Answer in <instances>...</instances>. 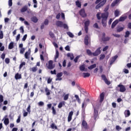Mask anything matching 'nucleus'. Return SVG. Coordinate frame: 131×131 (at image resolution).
<instances>
[{"mask_svg":"<svg viewBox=\"0 0 131 131\" xmlns=\"http://www.w3.org/2000/svg\"><path fill=\"white\" fill-rule=\"evenodd\" d=\"M80 71H85V67L84 65H81L79 67Z\"/></svg>","mask_w":131,"mask_h":131,"instance_id":"35","label":"nucleus"},{"mask_svg":"<svg viewBox=\"0 0 131 131\" xmlns=\"http://www.w3.org/2000/svg\"><path fill=\"white\" fill-rule=\"evenodd\" d=\"M0 51L4 52L5 51V46H3V43L0 42Z\"/></svg>","mask_w":131,"mask_h":131,"instance_id":"36","label":"nucleus"},{"mask_svg":"<svg viewBox=\"0 0 131 131\" xmlns=\"http://www.w3.org/2000/svg\"><path fill=\"white\" fill-rule=\"evenodd\" d=\"M26 38H27V34H25L23 38H22V40L23 41H25L26 40Z\"/></svg>","mask_w":131,"mask_h":131,"instance_id":"60","label":"nucleus"},{"mask_svg":"<svg viewBox=\"0 0 131 131\" xmlns=\"http://www.w3.org/2000/svg\"><path fill=\"white\" fill-rule=\"evenodd\" d=\"M31 20L32 22H34V23H37L38 21V18H37L36 16H33L31 18Z\"/></svg>","mask_w":131,"mask_h":131,"instance_id":"18","label":"nucleus"},{"mask_svg":"<svg viewBox=\"0 0 131 131\" xmlns=\"http://www.w3.org/2000/svg\"><path fill=\"white\" fill-rule=\"evenodd\" d=\"M97 67V65L96 64H93L90 66V67H88V69L90 70H92V69H94V68H96Z\"/></svg>","mask_w":131,"mask_h":131,"instance_id":"32","label":"nucleus"},{"mask_svg":"<svg viewBox=\"0 0 131 131\" xmlns=\"http://www.w3.org/2000/svg\"><path fill=\"white\" fill-rule=\"evenodd\" d=\"M4 102V96L2 95H0V103Z\"/></svg>","mask_w":131,"mask_h":131,"instance_id":"59","label":"nucleus"},{"mask_svg":"<svg viewBox=\"0 0 131 131\" xmlns=\"http://www.w3.org/2000/svg\"><path fill=\"white\" fill-rule=\"evenodd\" d=\"M85 114V109L83 108V109H82V116L83 117H85L84 116V115Z\"/></svg>","mask_w":131,"mask_h":131,"instance_id":"58","label":"nucleus"},{"mask_svg":"<svg viewBox=\"0 0 131 131\" xmlns=\"http://www.w3.org/2000/svg\"><path fill=\"white\" fill-rule=\"evenodd\" d=\"M107 3V0H96L95 2V4L97 5L95 7V9L98 10L100 8H102L105 4Z\"/></svg>","mask_w":131,"mask_h":131,"instance_id":"2","label":"nucleus"},{"mask_svg":"<svg viewBox=\"0 0 131 131\" xmlns=\"http://www.w3.org/2000/svg\"><path fill=\"white\" fill-rule=\"evenodd\" d=\"M58 58H59V51H58V50H56V55L55 56V60L56 59H58Z\"/></svg>","mask_w":131,"mask_h":131,"instance_id":"50","label":"nucleus"},{"mask_svg":"<svg viewBox=\"0 0 131 131\" xmlns=\"http://www.w3.org/2000/svg\"><path fill=\"white\" fill-rule=\"evenodd\" d=\"M63 106H65V101H61L59 102L58 105V108H59V109H60V108L63 107Z\"/></svg>","mask_w":131,"mask_h":131,"instance_id":"24","label":"nucleus"},{"mask_svg":"<svg viewBox=\"0 0 131 131\" xmlns=\"http://www.w3.org/2000/svg\"><path fill=\"white\" fill-rule=\"evenodd\" d=\"M67 56L70 57L71 60H73V59H74V55H73V54L69 53L67 54Z\"/></svg>","mask_w":131,"mask_h":131,"instance_id":"31","label":"nucleus"},{"mask_svg":"<svg viewBox=\"0 0 131 131\" xmlns=\"http://www.w3.org/2000/svg\"><path fill=\"white\" fill-rule=\"evenodd\" d=\"M75 97L76 98L78 103H80V99L79 98V97L78 96V95H75Z\"/></svg>","mask_w":131,"mask_h":131,"instance_id":"45","label":"nucleus"},{"mask_svg":"<svg viewBox=\"0 0 131 131\" xmlns=\"http://www.w3.org/2000/svg\"><path fill=\"white\" fill-rule=\"evenodd\" d=\"M84 42L85 46H89V35H86L84 39Z\"/></svg>","mask_w":131,"mask_h":131,"instance_id":"17","label":"nucleus"},{"mask_svg":"<svg viewBox=\"0 0 131 131\" xmlns=\"http://www.w3.org/2000/svg\"><path fill=\"white\" fill-rule=\"evenodd\" d=\"M67 34L68 35H69V36H70V37H71L72 38H73V37H74V35H73V34H72V33H71L70 32H67Z\"/></svg>","mask_w":131,"mask_h":131,"instance_id":"39","label":"nucleus"},{"mask_svg":"<svg viewBox=\"0 0 131 131\" xmlns=\"http://www.w3.org/2000/svg\"><path fill=\"white\" fill-rule=\"evenodd\" d=\"M108 10H109V7L107 6L104 10V11L105 12L101 14V23L103 27H106V26H107V19L109 16V13L107 12Z\"/></svg>","mask_w":131,"mask_h":131,"instance_id":"1","label":"nucleus"},{"mask_svg":"<svg viewBox=\"0 0 131 131\" xmlns=\"http://www.w3.org/2000/svg\"><path fill=\"white\" fill-rule=\"evenodd\" d=\"M103 59H105V55L101 54L100 57H99V60H103Z\"/></svg>","mask_w":131,"mask_h":131,"instance_id":"56","label":"nucleus"},{"mask_svg":"<svg viewBox=\"0 0 131 131\" xmlns=\"http://www.w3.org/2000/svg\"><path fill=\"white\" fill-rule=\"evenodd\" d=\"M33 2L34 3V8H37V1L36 0H33Z\"/></svg>","mask_w":131,"mask_h":131,"instance_id":"51","label":"nucleus"},{"mask_svg":"<svg viewBox=\"0 0 131 131\" xmlns=\"http://www.w3.org/2000/svg\"><path fill=\"white\" fill-rule=\"evenodd\" d=\"M14 48V42H11L9 43L8 46L9 50H12Z\"/></svg>","mask_w":131,"mask_h":131,"instance_id":"29","label":"nucleus"},{"mask_svg":"<svg viewBox=\"0 0 131 131\" xmlns=\"http://www.w3.org/2000/svg\"><path fill=\"white\" fill-rule=\"evenodd\" d=\"M123 72H124V73H125V74H128V73H129V71H128L126 69H123Z\"/></svg>","mask_w":131,"mask_h":131,"instance_id":"61","label":"nucleus"},{"mask_svg":"<svg viewBox=\"0 0 131 131\" xmlns=\"http://www.w3.org/2000/svg\"><path fill=\"white\" fill-rule=\"evenodd\" d=\"M65 50H66V51H68V52H70V47L69 46V45H67L65 47Z\"/></svg>","mask_w":131,"mask_h":131,"instance_id":"55","label":"nucleus"},{"mask_svg":"<svg viewBox=\"0 0 131 131\" xmlns=\"http://www.w3.org/2000/svg\"><path fill=\"white\" fill-rule=\"evenodd\" d=\"M73 111H71L69 114V116L68 117V122H70V121H71V120H72V116H73Z\"/></svg>","mask_w":131,"mask_h":131,"instance_id":"12","label":"nucleus"},{"mask_svg":"<svg viewBox=\"0 0 131 131\" xmlns=\"http://www.w3.org/2000/svg\"><path fill=\"white\" fill-rule=\"evenodd\" d=\"M29 52H26L25 54V57L26 59H28L29 58V56L31 53V51H30V49H29Z\"/></svg>","mask_w":131,"mask_h":131,"instance_id":"20","label":"nucleus"},{"mask_svg":"<svg viewBox=\"0 0 131 131\" xmlns=\"http://www.w3.org/2000/svg\"><path fill=\"white\" fill-rule=\"evenodd\" d=\"M123 29H124V28H123V27L118 28L117 29V32H121V31H123Z\"/></svg>","mask_w":131,"mask_h":131,"instance_id":"41","label":"nucleus"},{"mask_svg":"<svg viewBox=\"0 0 131 131\" xmlns=\"http://www.w3.org/2000/svg\"><path fill=\"white\" fill-rule=\"evenodd\" d=\"M4 124H5V125H8V124H9V123H10V121H9V118H5L4 119Z\"/></svg>","mask_w":131,"mask_h":131,"instance_id":"34","label":"nucleus"},{"mask_svg":"<svg viewBox=\"0 0 131 131\" xmlns=\"http://www.w3.org/2000/svg\"><path fill=\"white\" fill-rule=\"evenodd\" d=\"M79 58H80V56H77L75 58H74V61L75 62V63H77V61H78V59H79Z\"/></svg>","mask_w":131,"mask_h":131,"instance_id":"52","label":"nucleus"},{"mask_svg":"<svg viewBox=\"0 0 131 131\" xmlns=\"http://www.w3.org/2000/svg\"><path fill=\"white\" fill-rule=\"evenodd\" d=\"M124 114L125 115V117H128L130 116V111L128 110H125L124 112Z\"/></svg>","mask_w":131,"mask_h":131,"instance_id":"16","label":"nucleus"},{"mask_svg":"<svg viewBox=\"0 0 131 131\" xmlns=\"http://www.w3.org/2000/svg\"><path fill=\"white\" fill-rule=\"evenodd\" d=\"M104 99H105V92H102L99 95V102L103 103Z\"/></svg>","mask_w":131,"mask_h":131,"instance_id":"5","label":"nucleus"},{"mask_svg":"<svg viewBox=\"0 0 131 131\" xmlns=\"http://www.w3.org/2000/svg\"><path fill=\"white\" fill-rule=\"evenodd\" d=\"M120 12H119V10L117 9L115 11V17H118V16H119V14H120Z\"/></svg>","mask_w":131,"mask_h":131,"instance_id":"33","label":"nucleus"},{"mask_svg":"<svg viewBox=\"0 0 131 131\" xmlns=\"http://www.w3.org/2000/svg\"><path fill=\"white\" fill-rule=\"evenodd\" d=\"M5 62L6 63V64H9V63H10V58H6L5 59Z\"/></svg>","mask_w":131,"mask_h":131,"instance_id":"63","label":"nucleus"},{"mask_svg":"<svg viewBox=\"0 0 131 131\" xmlns=\"http://www.w3.org/2000/svg\"><path fill=\"white\" fill-rule=\"evenodd\" d=\"M22 78V75L21 74H19V73H16L15 75V79L16 80H18V79H21Z\"/></svg>","mask_w":131,"mask_h":131,"instance_id":"19","label":"nucleus"},{"mask_svg":"<svg viewBox=\"0 0 131 131\" xmlns=\"http://www.w3.org/2000/svg\"><path fill=\"white\" fill-rule=\"evenodd\" d=\"M30 71H32V72H36L37 71V67H34L30 69Z\"/></svg>","mask_w":131,"mask_h":131,"instance_id":"30","label":"nucleus"},{"mask_svg":"<svg viewBox=\"0 0 131 131\" xmlns=\"http://www.w3.org/2000/svg\"><path fill=\"white\" fill-rule=\"evenodd\" d=\"M8 6L9 7H12L13 6V0L8 1Z\"/></svg>","mask_w":131,"mask_h":131,"instance_id":"47","label":"nucleus"},{"mask_svg":"<svg viewBox=\"0 0 131 131\" xmlns=\"http://www.w3.org/2000/svg\"><path fill=\"white\" fill-rule=\"evenodd\" d=\"M85 107H86V103L83 102L82 104V109H85Z\"/></svg>","mask_w":131,"mask_h":131,"instance_id":"54","label":"nucleus"},{"mask_svg":"<svg viewBox=\"0 0 131 131\" xmlns=\"http://www.w3.org/2000/svg\"><path fill=\"white\" fill-rule=\"evenodd\" d=\"M101 54V47H99L95 52L93 53V56H99Z\"/></svg>","mask_w":131,"mask_h":131,"instance_id":"8","label":"nucleus"},{"mask_svg":"<svg viewBox=\"0 0 131 131\" xmlns=\"http://www.w3.org/2000/svg\"><path fill=\"white\" fill-rule=\"evenodd\" d=\"M76 6H77L78 8H81V3L79 1H76Z\"/></svg>","mask_w":131,"mask_h":131,"instance_id":"37","label":"nucleus"},{"mask_svg":"<svg viewBox=\"0 0 131 131\" xmlns=\"http://www.w3.org/2000/svg\"><path fill=\"white\" fill-rule=\"evenodd\" d=\"M68 99H69V94H66L63 96L64 101H67V100H68Z\"/></svg>","mask_w":131,"mask_h":131,"instance_id":"38","label":"nucleus"},{"mask_svg":"<svg viewBox=\"0 0 131 131\" xmlns=\"http://www.w3.org/2000/svg\"><path fill=\"white\" fill-rule=\"evenodd\" d=\"M119 23V20L118 19L115 20L112 24V28L113 29V28H115V26L117 25Z\"/></svg>","mask_w":131,"mask_h":131,"instance_id":"15","label":"nucleus"},{"mask_svg":"<svg viewBox=\"0 0 131 131\" xmlns=\"http://www.w3.org/2000/svg\"><path fill=\"white\" fill-rule=\"evenodd\" d=\"M63 76V73L60 72V73H57V75H56V77L57 78L55 79V80L57 81L58 80H62V78L61 76Z\"/></svg>","mask_w":131,"mask_h":131,"instance_id":"11","label":"nucleus"},{"mask_svg":"<svg viewBox=\"0 0 131 131\" xmlns=\"http://www.w3.org/2000/svg\"><path fill=\"white\" fill-rule=\"evenodd\" d=\"M79 14L82 18H85L86 17V13H85V11L84 10V9H81L79 11Z\"/></svg>","mask_w":131,"mask_h":131,"instance_id":"7","label":"nucleus"},{"mask_svg":"<svg viewBox=\"0 0 131 131\" xmlns=\"http://www.w3.org/2000/svg\"><path fill=\"white\" fill-rule=\"evenodd\" d=\"M129 34H130V33L129 32V31H126L124 37L125 38L128 37V36H129Z\"/></svg>","mask_w":131,"mask_h":131,"instance_id":"46","label":"nucleus"},{"mask_svg":"<svg viewBox=\"0 0 131 131\" xmlns=\"http://www.w3.org/2000/svg\"><path fill=\"white\" fill-rule=\"evenodd\" d=\"M45 25H49V19H46L44 21Z\"/></svg>","mask_w":131,"mask_h":131,"instance_id":"64","label":"nucleus"},{"mask_svg":"<svg viewBox=\"0 0 131 131\" xmlns=\"http://www.w3.org/2000/svg\"><path fill=\"white\" fill-rule=\"evenodd\" d=\"M49 35L51 36V37H54L55 36V34H54V33L52 32H49Z\"/></svg>","mask_w":131,"mask_h":131,"instance_id":"62","label":"nucleus"},{"mask_svg":"<svg viewBox=\"0 0 131 131\" xmlns=\"http://www.w3.org/2000/svg\"><path fill=\"white\" fill-rule=\"evenodd\" d=\"M106 34L105 33H102V37L101 38V39L102 41H109L110 39H111V38L110 37H105Z\"/></svg>","mask_w":131,"mask_h":131,"instance_id":"3","label":"nucleus"},{"mask_svg":"<svg viewBox=\"0 0 131 131\" xmlns=\"http://www.w3.org/2000/svg\"><path fill=\"white\" fill-rule=\"evenodd\" d=\"M126 18H127L126 16H121L118 19L119 22H123V21H125L126 19Z\"/></svg>","mask_w":131,"mask_h":131,"instance_id":"25","label":"nucleus"},{"mask_svg":"<svg viewBox=\"0 0 131 131\" xmlns=\"http://www.w3.org/2000/svg\"><path fill=\"white\" fill-rule=\"evenodd\" d=\"M118 57V56L117 55H116V56L113 57L112 58V59H111L110 60V64L112 65V64H113V63H114L115 62V61L116 60V59H117Z\"/></svg>","mask_w":131,"mask_h":131,"instance_id":"13","label":"nucleus"},{"mask_svg":"<svg viewBox=\"0 0 131 131\" xmlns=\"http://www.w3.org/2000/svg\"><path fill=\"white\" fill-rule=\"evenodd\" d=\"M100 15H101V12H98L96 15V17H97L98 20H101V17H100Z\"/></svg>","mask_w":131,"mask_h":131,"instance_id":"53","label":"nucleus"},{"mask_svg":"<svg viewBox=\"0 0 131 131\" xmlns=\"http://www.w3.org/2000/svg\"><path fill=\"white\" fill-rule=\"evenodd\" d=\"M90 26V20H86L84 23V27H89Z\"/></svg>","mask_w":131,"mask_h":131,"instance_id":"40","label":"nucleus"},{"mask_svg":"<svg viewBox=\"0 0 131 131\" xmlns=\"http://www.w3.org/2000/svg\"><path fill=\"white\" fill-rule=\"evenodd\" d=\"M45 92L47 96H50V95H51V91H50V90H49L47 87L45 88Z\"/></svg>","mask_w":131,"mask_h":131,"instance_id":"28","label":"nucleus"},{"mask_svg":"<svg viewBox=\"0 0 131 131\" xmlns=\"http://www.w3.org/2000/svg\"><path fill=\"white\" fill-rule=\"evenodd\" d=\"M28 10V6L27 5H25L22 8L20 9L21 13H25V12L27 11Z\"/></svg>","mask_w":131,"mask_h":131,"instance_id":"14","label":"nucleus"},{"mask_svg":"<svg viewBox=\"0 0 131 131\" xmlns=\"http://www.w3.org/2000/svg\"><path fill=\"white\" fill-rule=\"evenodd\" d=\"M99 112L98 111H97L95 108L94 109V119L96 120L97 118H98V114Z\"/></svg>","mask_w":131,"mask_h":131,"instance_id":"23","label":"nucleus"},{"mask_svg":"<svg viewBox=\"0 0 131 131\" xmlns=\"http://www.w3.org/2000/svg\"><path fill=\"white\" fill-rule=\"evenodd\" d=\"M52 113L53 115H56V110H55V107L52 106Z\"/></svg>","mask_w":131,"mask_h":131,"instance_id":"48","label":"nucleus"},{"mask_svg":"<svg viewBox=\"0 0 131 131\" xmlns=\"http://www.w3.org/2000/svg\"><path fill=\"white\" fill-rule=\"evenodd\" d=\"M86 53L88 54V56H92V55H93V53H92V51H91L90 49L86 50Z\"/></svg>","mask_w":131,"mask_h":131,"instance_id":"42","label":"nucleus"},{"mask_svg":"<svg viewBox=\"0 0 131 131\" xmlns=\"http://www.w3.org/2000/svg\"><path fill=\"white\" fill-rule=\"evenodd\" d=\"M120 2V0H115L111 4V7H115L117 4Z\"/></svg>","mask_w":131,"mask_h":131,"instance_id":"22","label":"nucleus"},{"mask_svg":"<svg viewBox=\"0 0 131 131\" xmlns=\"http://www.w3.org/2000/svg\"><path fill=\"white\" fill-rule=\"evenodd\" d=\"M26 63L25 62H23L20 63V64L19 65V69H21L22 67H23L24 66H25Z\"/></svg>","mask_w":131,"mask_h":131,"instance_id":"44","label":"nucleus"},{"mask_svg":"<svg viewBox=\"0 0 131 131\" xmlns=\"http://www.w3.org/2000/svg\"><path fill=\"white\" fill-rule=\"evenodd\" d=\"M82 74L84 78H86V77H90V76H91L90 73H83Z\"/></svg>","mask_w":131,"mask_h":131,"instance_id":"26","label":"nucleus"},{"mask_svg":"<svg viewBox=\"0 0 131 131\" xmlns=\"http://www.w3.org/2000/svg\"><path fill=\"white\" fill-rule=\"evenodd\" d=\"M56 25L58 27H63V23L61 21H57L56 23Z\"/></svg>","mask_w":131,"mask_h":131,"instance_id":"21","label":"nucleus"},{"mask_svg":"<svg viewBox=\"0 0 131 131\" xmlns=\"http://www.w3.org/2000/svg\"><path fill=\"white\" fill-rule=\"evenodd\" d=\"M118 87L120 89L119 91L121 93H124V92L126 91V88H125V86L124 85L120 84L118 85Z\"/></svg>","mask_w":131,"mask_h":131,"instance_id":"4","label":"nucleus"},{"mask_svg":"<svg viewBox=\"0 0 131 131\" xmlns=\"http://www.w3.org/2000/svg\"><path fill=\"white\" fill-rule=\"evenodd\" d=\"M101 78H102L103 80H104V82L107 84V85H109L111 83V82L108 80L105 75H102Z\"/></svg>","mask_w":131,"mask_h":131,"instance_id":"6","label":"nucleus"},{"mask_svg":"<svg viewBox=\"0 0 131 131\" xmlns=\"http://www.w3.org/2000/svg\"><path fill=\"white\" fill-rule=\"evenodd\" d=\"M82 125L85 129H89V125L85 120H83L82 121Z\"/></svg>","mask_w":131,"mask_h":131,"instance_id":"10","label":"nucleus"},{"mask_svg":"<svg viewBox=\"0 0 131 131\" xmlns=\"http://www.w3.org/2000/svg\"><path fill=\"white\" fill-rule=\"evenodd\" d=\"M4 38V33L3 32V31H0V39H3Z\"/></svg>","mask_w":131,"mask_h":131,"instance_id":"49","label":"nucleus"},{"mask_svg":"<svg viewBox=\"0 0 131 131\" xmlns=\"http://www.w3.org/2000/svg\"><path fill=\"white\" fill-rule=\"evenodd\" d=\"M50 126L51 128H52V129H57V128H58L57 125H56V124H55V123H52Z\"/></svg>","mask_w":131,"mask_h":131,"instance_id":"27","label":"nucleus"},{"mask_svg":"<svg viewBox=\"0 0 131 131\" xmlns=\"http://www.w3.org/2000/svg\"><path fill=\"white\" fill-rule=\"evenodd\" d=\"M20 121H21V115H19L18 116L17 119L16 120V123H20Z\"/></svg>","mask_w":131,"mask_h":131,"instance_id":"43","label":"nucleus"},{"mask_svg":"<svg viewBox=\"0 0 131 131\" xmlns=\"http://www.w3.org/2000/svg\"><path fill=\"white\" fill-rule=\"evenodd\" d=\"M19 30L20 31L21 33H24V28L23 26L20 27Z\"/></svg>","mask_w":131,"mask_h":131,"instance_id":"57","label":"nucleus"},{"mask_svg":"<svg viewBox=\"0 0 131 131\" xmlns=\"http://www.w3.org/2000/svg\"><path fill=\"white\" fill-rule=\"evenodd\" d=\"M55 68V66L53 65V60H50L48 62V69L52 70Z\"/></svg>","mask_w":131,"mask_h":131,"instance_id":"9","label":"nucleus"}]
</instances>
